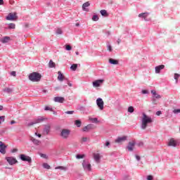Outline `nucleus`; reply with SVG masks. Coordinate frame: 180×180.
<instances>
[{
  "instance_id": "nucleus-23",
  "label": "nucleus",
  "mask_w": 180,
  "mask_h": 180,
  "mask_svg": "<svg viewBox=\"0 0 180 180\" xmlns=\"http://www.w3.org/2000/svg\"><path fill=\"white\" fill-rule=\"evenodd\" d=\"M109 63L110 64H113L114 65H117V64H119V60H115V59H112V58H110L109 59Z\"/></svg>"
},
{
  "instance_id": "nucleus-24",
  "label": "nucleus",
  "mask_w": 180,
  "mask_h": 180,
  "mask_svg": "<svg viewBox=\"0 0 180 180\" xmlns=\"http://www.w3.org/2000/svg\"><path fill=\"white\" fill-rule=\"evenodd\" d=\"M32 141L34 144H35V146H40V144H41V141H40L34 138L32 139Z\"/></svg>"
},
{
  "instance_id": "nucleus-21",
  "label": "nucleus",
  "mask_w": 180,
  "mask_h": 180,
  "mask_svg": "<svg viewBox=\"0 0 180 180\" xmlns=\"http://www.w3.org/2000/svg\"><path fill=\"white\" fill-rule=\"evenodd\" d=\"M147 16H148V13H140L139 15V18H143L144 20H147Z\"/></svg>"
},
{
  "instance_id": "nucleus-49",
  "label": "nucleus",
  "mask_w": 180,
  "mask_h": 180,
  "mask_svg": "<svg viewBox=\"0 0 180 180\" xmlns=\"http://www.w3.org/2000/svg\"><path fill=\"white\" fill-rule=\"evenodd\" d=\"M147 179L148 180H153V176H151V175L148 176Z\"/></svg>"
},
{
  "instance_id": "nucleus-52",
  "label": "nucleus",
  "mask_w": 180,
  "mask_h": 180,
  "mask_svg": "<svg viewBox=\"0 0 180 180\" xmlns=\"http://www.w3.org/2000/svg\"><path fill=\"white\" fill-rule=\"evenodd\" d=\"M136 158L137 161H140V160H141V158L139 155H136Z\"/></svg>"
},
{
  "instance_id": "nucleus-56",
  "label": "nucleus",
  "mask_w": 180,
  "mask_h": 180,
  "mask_svg": "<svg viewBox=\"0 0 180 180\" xmlns=\"http://www.w3.org/2000/svg\"><path fill=\"white\" fill-rule=\"evenodd\" d=\"M35 134H36V136H37L39 138L41 137V134H40L35 133Z\"/></svg>"
},
{
  "instance_id": "nucleus-12",
  "label": "nucleus",
  "mask_w": 180,
  "mask_h": 180,
  "mask_svg": "<svg viewBox=\"0 0 180 180\" xmlns=\"http://www.w3.org/2000/svg\"><path fill=\"white\" fill-rule=\"evenodd\" d=\"M134 146H136V141H130L127 146L128 150L133 151V148H134Z\"/></svg>"
},
{
  "instance_id": "nucleus-1",
  "label": "nucleus",
  "mask_w": 180,
  "mask_h": 180,
  "mask_svg": "<svg viewBox=\"0 0 180 180\" xmlns=\"http://www.w3.org/2000/svg\"><path fill=\"white\" fill-rule=\"evenodd\" d=\"M152 122L153 118L147 115L146 113H143L141 129L143 130H146V129H147V126H148V124H150Z\"/></svg>"
},
{
  "instance_id": "nucleus-32",
  "label": "nucleus",
  "mask_w": 180,
  "mask_h": 180,
  "mask_svg": "<svg viewBox=\"0 0 180 180\" xmlns=\"http://www.w3.org/2000/svg\"><path fill=\"white\" fill-rule=\"evenodd\" d=\"M49 67L50 68H54L56 67V63L53 62V60L49 61Z\"/></svg>"
},
{
  "instance_id": "nucleus-59",
  "label": "nucleus",
  "mask_w": 180,
  "mask_h": 180,
  "mask_svg": "<svg viewBox=\"0 0 180 180\" xmlns=\"http://www.w3.org/2000/svg\"><path fill=\"white\" fill-rule=\"evenodd\" d=\"M68 84L69 85V86H72V84L70 83V82L68 81Z\"/></svg>"
},
{
  "instance_id": "nucleus-61",
  "label": "nucleus",
  "mask_w": 180,
  "mask_h": 180,
  "mask_svg": "<svg viewBox=\"0 0 180 180\" xmlns=\"http://www.w3.org/2000/svg\"><path fill=\"white\" fill-rule=\"evenodd\" d=\"M3 109H4V106L0 105V110H3Z\"/></svg>"
},
{
  "instance_id": "nucleus-51",
  "label": "nucleus",
  "mask_w": 180,
  "mask_h": 180,
  "mask_svg": "<svg viewBox=\"0 0 180 180\" xmlns=\"http://www.w3.org/2000/svg\"><path fill=\"white\" fill-rule=\"evenodd\" d=\"M108 51H112V46H108Z\"/></svg>"
},
{
  "instance_id": "nucleus-17",
  "label": "nucleus",
  "mask_w": 180,
  "mask_h": 180,
  "mask_svg": "<svg viewBox=\"0 0 180 180\" xmlns=\"http://www.w3.org/2000/svg\"><path fill=\"white\" fill-rule=\"evenodd\" d=\"M127 140V136L119 137L115 140V143H123Z\"/></svg>"
},
{
  "instance_id": "nucleus-36",
  "label": "nucleus",
  "mask_w": 180,
  "mask_h": 180,
  "mask_svg": "<svg viewBox=\"0 0 180 180\" xmlns=\"http://www.w3.org/2000/svg\"><path fill=\"white\" fill-rule=\"evenodd\" d=\"M43 167L44 168H45L46 169H50V165L47 164V163H44L43 164Z\"/></svg>"
},
{
  "instance_id": "nucleus-42",
  "label": "nucleus",
  "mask_w": 180,
  "mask_h": 180,
  "mask_svg": "<svg viewBox=\"0 0 180 180\" xmlns=\"http://www.w3.org/2000/svg\"><path fill=\"white\" fill-rule=\"evenodd\" d=\"M72 48L71 47V46L70 45H66V50H68V51H70Z\"/></svg>"
},
{
  "instance_id": "nucleus-54",
  "label": "nucleus",
  "mask_w": 180,
  "mask_h": 180,
  "mask_svg": "<svg viewBox=\"0 0 180 180\" xmlns=\"http://www.w3.org/2000/svg\"><path fill=\"white\" fill-rule=\"evenodd\" d=\"M15 123H16V121H15V120H12L11 122V124H15Z\"/></svg>"
},
{
  "instance_id": "nucleus-4",
  "label": "nucleus",
  "mask_w": 180,
  "mask_h": 180,
  "mask_svg": "<svg viewBox=\"0 0 180 180\" xmlns=\"http://www.w3.org/2000/svg\"><path fill=\"white\" fill-rule=\"evenodd\" d=\"M6 160L10 165H13L18 162V160H16V158L13 157H7L6 158Z\"/></svg>"
},
{
  "instance_id": "nucleus-11",
  "label": "nucleus",
  "mask_w": 180,
  "mask_h": 180,
  "mask_svg": "<svg viewBox=\"0 0 180 180\" xmlns=\"http://www.w3.org/2000/svg\"><path fill=\"white\" fill-rule=\"evenodd\" d=\"M82 165L84 169H87V171H91V164L88 162L83 161Z\"/></svg>"
},
{
  "instance_id": "nucleus-25",
  "label": "nucleus",
  "mask_w": 180,
  "mask_h": 180,
  "mask_svg": "<svg viewBox=\"0 0 180 180\" xmlns=\"http://www.w3.org/2000/svg\"><path fill=\"white\" fill-rule=\"evenodd\" d=\"M11 40V37H5L1 39V43H8Z\"/></svg>"
},
{
  "instance_id": "nucleus-31",
  "label": "nucleus",
  "mask_w": 180,
  "mask_h": 180,
  "mask_svg": "<svg viewBox=\"0 0 180 180\" xmlns=\"http://www.w3.org/2000/svg\"><path fill=\"white\" fill-rule=\"evenodd\" d=\"M77 68H78L77 64H73L71 65L70 69L72 70V71H75V70H77Z\"/></svg>"
},
{
  "instance_id": "nucleus-30",
  "label": "nucleus",
  "mask_w": 180,
  "mask_h": 180,
  "mask_svg": "<svg viewBox=\"0 0 180 180\" xmlns=\"http://www.w3.org/2000/svg\"><path fill=\"white\" fill-rule=\"evenodd\" d=\"M91 130V125H87L83 128V131H89Z\"/></svg>"
},
{
  "instance_id": "nucleus-63",
  "label": "nucleus",
  "mask_w": 180,
  "mask_h": 180,
  "mask_svg": "<svg viewBox=\"0 0 180 180\" xmlns=\"http://www.w3.org/2000/svg\"><path fill=\"white\" fill-rule=\"evenodd\" d=\"M75 26H77V27L79 26V23H76Z\"/></svg>"
},
{
  "instance_id": "nucleus-46",
  "label": "nucleus",
  "mask_w": 180,
  "mask_h": 180,
  "mask_svg": "<svg viewBox=\"0 0 180 180\" xmlns=\"http://www.w3.org/2000/svg\"><path fill=\"white\" fill-rule=\"evenodd\" d=\"M65 113L66 115H72V113H74V111H66Z\"/></svg>"
},
{
  "instance_id": "nucleus-3",
  "label": "nucleus",
  "mask_w": 180,
  "mask_h": 180,
  "mask_svg": "<svg viewBox=\"0 0 180 180\" xmlns=\"http://www.w3.org/2000/svg\"><path fill=\"white\" fill-rule=\"evenodd\" d=\"M70 133L71 131L70 129H63L60 131V137H62V139H64L65 140H67V139L70 137Z\"/></svg>"
},
{
  "instance_id": "nucleus-58",
  "label": "nucleus",
  "mask_w": 180,
  "mask_h": 180,
  "mask_svg": "<svg viewBox=\"0 0 180 180\" xmlns=\"http://www.w3.org/2000/svg\"><path fill=\"white\" fill-rule=\"evenodd\" d=\"M0 5H4V0H0Z\"/></svg>"
},
{
  "instance_id": "nucleus-57",
  "label": "nucleus",
  "mask_w": 180,
  "mask_h": 180,
  "mask_svg": "<svg viewBox=\"0 0 180 180\" xmlns=\"http://www.w3.org/2000/svg\"><path fill=\"white\" fill-rule=\"evenodd\" d=\"M105 146H110V143L109 141H107L105 143Z\"/></svg>"
},
{
  "instance_id": "nucleus-19",
  "label": "nucleus",
  "mask_w": 180,
  "mask_h": 180,
  "mask_svg": "<svg viewBox=\"0 0 180 180\" xmlns=\"http://www.w3.org/2000/svg\"><path fill=\"white\" fill-rule=\"evenodd\" d=\"M58 74V81L63 82L64 81V79H65V76H64V75H63V73H61L60 71H59Z\"/></svg>"
},
{
  "instance_id": "nucleus-16",
  "label": "nucleus",
  "mask_w": 180,
  "mask_h": 180,
  "mask_svg": "<svg viewBox=\"0 0 180 180\" xmlns=\"http://www.w3.org/2000/svg\"><path fill=\"white\" fill-rule=\"evenodd\" d=\"M65 101V98L64 97H55L54 101L58 102L59 103H63Z\"/></svg>"
},
{
  "instance_id": "nucleus-27",
  "label": "nucleus",
  "mask_w": 180,
  "mask_h": 180,
  "mask_svg": "<svg viewBox=\"0 0 180 180\" xmlns=\"http://www.w3.org/2000/svg\"><path fill=\"white\" fill-rule=\"evenodd\" d=\"M75 124L77 126V127H81V124H82V122L79 120H77L75 121Z\"/></svg>"
},
{
  "instance_id": "nucleus-29",
  "label": "nucleus",
  "mask_w": 180,
  "mask_h": 180,
  "mask_svg": "<svg viewBox=\"0 0 180 180\" xmlns=\"http://www.w3.org/2000/svg\"><path fill=\"white\" fill-rule=\"evenodd\" d=\"M55 169H61V171H67V167L63 166H58V167H56Z\"/></svg>"
},
{
  "instance_id": "nucleus-45",
  "label": "nucleus",
  "mask_w": 180,
  "mask_h": 180,
  "mask_svg": "<svg viewBox=\"0 0 180 180\" xmlns=\"http://www.w3.org/2000/svg\"><path fill=\"white\" fill-rule=\"evenodd\" d=\"M11 75H12L13 77H16V72L15 71L11 72Z\"/></svg>"
},
{
  "instance_id": "nucleus-5",
  "label": "nucleus",
  "mask_w": 180,
  "mask_h": 180,
  "mask_svg": "<svg viewBox=\"0 0 180 180\" xmlns=\"http://www.w3.org/2000/svg\"><path fill=\"white\" fill-rule=\"evenodd\" d=\"M6 19V20H16V19H18L16 13H10Z\"/></svg>"
},
{
  "instance_id": "nucleus-20",
  "label": "nucleus",
  "mask_w": 180,
  "mask_h": 180,
  "mask_svg": "<svg viewBox=\"0 0 180 180\" xmlns=\"http://www.w3.org/2000/svg\"><path fill=\"white\" fill-rule=\"evenodd\" d=\"M168 146H172V147H176V141L175 140H174V139H172L169 141Z\"/></svg>"
},
{
  "instance_id": "nucleus-60",
  "label": "nucleus",
  "mask_w": 180,
  "mask_h": 180,
  "mask_svg": "<svg viewBox=\"0 0 180 180\" xmlns=\"http://www.w3.org/2000/svg\"><path fill=\"white\" fill-rule=\"evenodd\" d=\"M25 27H29V24H25Z\"/></svg>"
},
{
  "instance_id": "nucleus-2",
  "label": "nucleus",
  "mask_w": 180,
  "mask_h": 180,
  "mask_svg": "<svg viewBox=\"0 0 180 180\" xmlns=\"http://www.w3.org/2000/svg\"><path fill=\"white\" fill-rule=\"evenodd\" d=\"M29 79L32 82H39L41 79V75L37 72H32L29 75Z\"/></svg>"
},
{
  "instance_id": "nucleus-26",
  "label": "nucleus",
  "mask_w": 180,
  "mask_h": 180,
  "mask_svg": "<svg viewBox=\"0 0 180 180\" xmlns=\"http://www.w3.org/2000/svg\"><path fill=\"white\" fill-rule=\"evenodd\" d=\"M90 5H91V4H89V1H87V2L84 3L82 5L83 11H88V10H86V8H88V6H90Z\"/></svg>"
},
{
  "instance_id": "nucleus-14",
  "label": "nucleus",
  "mask_w": 180,
  "mask_h": 180,
  "mask_svg": "<svg viewBox=\"0 0 180 180\" xmlns=\"http://www.w3.org/2000/svg\"><path fill=\"white\" fill-rule=\"evenodd\" d=\"M43 120H44L43 118H38V119L35 120V121L28 124V127L33 126V124H36L37 123H40V122H43Z\"/></svg>"
},
{
  "instance_id": "nucleus-10",
  "label": "nucleus",
  "mask_w": 180,
  "mask_h": 180,
  "mask_svg": "<svg viewBox=\"0 0 180 180\" xmlns=\"http://www.w3.org/2000/svg\"><path fill=\"white\" fill-rule=\"evenodd\" d=\"M50 129H51V126L50 124L45 125L43 131L44 134H49V133H50Z\"/></svg>"
},
{
  "instance_id": "nucleus-18",
  "label": "nucleus",
  "mask_w": 180,
  "mask_h": 180,
  "mask_svg": "<svg viewBox=\"0 0 180 180\" xmlns=\"http://www.w3.org/2000/svg\"><path fill=\"white\" fill-rule=\"evenodd\" d=\"M150 92L153 95V98H155L156 99H161V95L157 94V91H155V90H151Z\"/></svg>"
},
{
  "instance_id": "nucleus-13",
  "label": "nucleus",
  "mask_w": 180,
  "mask_h": 180,
  "mask_svg": "<svg viewBox=\"0 0 180 180\" xmlns=\"http://www.w3.org/2000/svg\"><path fill=\"white\" fill-rule=\"evenodd\" d=\"M103 81H104L103 79L96 80L95 82H93V85L96 88H98V86H101V84H103Z\"/></svg>"
},
{
  "instance_id": "nucleus-9",
  "label": "nucleus",
  "mask_w": 180,
  "mask_h": 180,
  "mask_svg": "<svg viewBox=\"0 0 180 180\" xmlns=\"http://www.w3.org/2000/svg\"><path fill=\"white\" fill-rule=\"evenodd\" d=\"M93 157H94V159L96 161V162H97L98 164H99V162H101V158H102V156L101 155V154L94 153Z\"/></svg>"
},
{
  "instance_id": "nucleus-37",
  "label": "nucleus",
  "mask_w": 180,
  "mask_h": 180,
  "mask_svg": "<svg viewBox=\"0 0 180 180\" xmlns=\"http://www.w3.org/2000/svg\"><path fill=\"white\" fill-rule=\"evenodd\" d=\"M15 25L14 23H10L8 25V29H15Z\"/></svg>"
},
{
  "instance_id": "nucleus-43",
  "label": "nucleus",
  "mask_w": 180,
  "mask_h": 180,
  "mask_svg": "<svg viewBox=\"0 0 180 180\" xmlns=\"http://www.w3.org/2000/svg\"><path fill=\"white\" fill-rule=\"evenodd\" d=\"M138 147H143L144 146V143L143 142H139L137 143Z\"/></svg>"
},
{
  "instance_id": "nucleus-55",
  "label": "nucleus",
  "mask_w": 180,
  "mask_h": 180,
  "mask_svg": "<svg viewBox=\"0 0 180 180\" xmlns=\"http://www.w3.org/2000/svg\"><path fill=\"white\" fill-rule=\"evenodd\" d=\"M121 41H122V40H120V39H118L117 41V44H120Z\"/></svg>"
},
{
  "instance_id": "nucleus-62",
  "label": "nucleus",
  "mask_w": 180,
  "mask_h": 180,
  "mask_svg": "<svg viewBox=\"0 0 180 180\" xmlns=\"http://www.w3.org/2000/svg\"><path fill=\"white\" fill-rule=\"evenodd\" d=\"M6 91H7V92H11V89H7Z\"/></svg>"
},
{
  "instance_id": "nucleus-48",
  "label": "nucleus",
  "mask_w": 180,
  "mask_h": 180,
  "mask_svg": "<svg viewBox=\"0 0 180 180\" xmlns=\"http://www.w3.org/2000/svg\"><path fill=\"white\" fill-rule=\"evenodd\" d=\"M0 120H1L2 122H5V116H1Z\"/></svg>"
},
{
  "instance_id": "nucleus-22",
  "label": "nucleus",
  "mask_w": 180,
  "mask_h": 180,
  "mask_svg": "<svg viewBox=\"0 0 180 180\" xmlns=\"http://www.w3.org/2000/svg\"><path fill=\"white\" fill-rule=\"evenodd\" d=\"M100 13L102 16H104V18H108V16H109V13H108V11H106V10H101L100 11Z\"/></svg>"
},
{
  "instance_id": "nucleus-8",
  "label": "nucleus",
  "mask_w": 180,
  "mask_h": 180,
  "mask_svg": "<svg viewBox=\"0 0 180 180\" xmlns=\"http://www.w3.org/2000/svg\"><path fill=\"white\" fill-rule=\"evenodd\" d=\"M22 161H27V162H32V158L26 155L21 154L20 156Z\"/></svg>"
},
{
  "instance_id": "nucleus-28",
  "label": "nucleus",
  "mask_w": 180,
  "mask_h": 180,
  "mask_svg": "<svg viewBox=\"0 0 180 180\" xmlns=\"http://www.w3.org/2000/svg\"><path fill=\"white\" fill-rule=\"evenodd\" d=\"M89 138L88 137H82L80 139V143H86V141H89Z\"/></svg>"
},
{
  "instance_id": "nucleus-35",
  "label": "nucleus",
  "mask_w": 180,
  "mask_h": 180,
  "mask_svg": "<svg viewBox=\"0 0 180 180\" xmlns=\"http://www.w3.org/2000/svg\"><path fill=\"white\" fill-rule=\"evenodd\" d=\"M98 20H99V17H98V15H93L92 20H94V22H96Z\"/></svg>"
},
{
  "instance_id": "nucleus-39",
  "label": "nucleus",
  "mask_w": 180,
  "mask_h": 180,
  "mask_svg": "<svg viewBox=\"0 0 180 180\" xmlns=\"http://www.w3.org/2000/svg\"><path fill=\"white\" fill-rule=\"evenodd\" d=\"M84 157H85L84 155H77L76 158H77V160H81V158H84Z\"/></svg>"
},
{
  "instance_id": "nucleus-38",
  "label": "nucleus",
  "mask_w": 180,
  "mask_h": 180,
  "mask_svg": "<svg viewBox=\"0 0 180 180\" xmlns=\"http://www.w3.org/2000/svg\"><path fill=\"white\" fill-rule=\"evenodd\" d=\"M180 75L178 73L174 74V79L178 82V78H179Z\"/></svg>"
},
{
  "instance_id": "nucleus-47",
  "label": "nucleus",
  "mask_w": 180,
  "mask_h": 180,
  "mask_svg": "<svg viewBox=\"0 0 180 180\" xmlns=\"http://www.w3.org/2000/svg\"><path fill=\"white\" fill-rule=\"evenodd\" d=\"M142 94L143 95H146V94H148V91H147V90H142Z\"/></svg>"
},
{
  "instance_id": "nucleus-6",
  "label": "nucleus",
  "mask_w": 180,
  "mask_h": 180,
  "mask_svg": "<svg viewBox=\"0 0 180 180\" xmlns=\"http://www.w3.org/2000/svg\"><path fill=\"white\" fill-rule=\"evenodd\" d=\"M96 104H97V106L99 108L100 110H103L104 103H103V100H102V98H97Z\"/></svg>"
},
{
  "instance_id": "nucleus-34",
  "label": "nucleus",
  "mask_w": 180,
  "mask_h": 180,
  "mask_svg": "<svg viewBox=\"0 0 180 180\" xmlns=\"http://www.w3.org/2000/svg\"><path fill=\"white\" fill-rule=\"evenodd\" d=\"M128 112L129 113H133V112H134V108H133V106H130L128 108Z\"/></svg>"
},
{
  "instance_id": "nucleus-33",
  "label": "nucleus",
  "mask_w": 180,
  "mask_h": 180,
  "mask_svg": "<svg viewBox=\"0 0 180 180\" xmlns=\"http://www.w3.org/2000/svg\"><path fill=\"white\" fill-rule=\"evenodd\" d=\"M89 120L92 122L93 123H99V121H98V118H90Z\"/></svg>"
},
{
  "instance_id": "nucleus-40",
  "label": "nucleus",
  "mask_w": 180,
  "mask_h": 180,
  "mask_svg": "<svg viewBox=\"0 0 180 180\" xmlns=\"http://www.w3.org/2000/svg\"><path fill=\"white\" fill-rule=\"evenodd\" d=\"M44 110H50L51 112H53V108H51L49 106H46L44 108Z\"/></svg>"
},
{
  "instance_id": "nucleus-41",
  "label": "nucleus",
  "mask_w": 180,
  "mask_h": 180,
  "mask_svg": "<svg viewBox=\"0 0 180 180\" xmlns=\"http://www.w3.org/2000/svg\"><path fill=\"white\" fill-rule=\"evenodd\" d=\"M56 33L57 34H61L63 33V30H61V29H58Z\"/></svg>"
},
{
  "instance_id": "nucleus-53",
  "label": "nucleus",
  "mask_w": 180,
  "mask_h": 180,
  "mask_svg": "<svg viewBox=\"0 0 180 180\" xmlns=\"http://www.w3.org/2000/svg\"><path fill=\"white\" fill-rule=\"evenodd\" d=\"M16 152H18V149L14 148L12 150V153H16Z\"/></svg>"
},
{
  "instance_id": "nucleus-7",
  "label": "nucleus",
  "mask_w": 180,
  "mask_h": 180,
  "mask_svg": "<svg viewBox=\"0 0 180 180\" xmlns=\"http://www.w3.org/2000/svg\"><path fill=\"white\" fill-rule=\"evenodd\" d=\"M6 145L4 142L0 141V153L1 154H6Z\"/></svg>"
},
{
  "instance_id": "nucleus-64",
  "label": "nucleus",
  "mask_w": 180,
  "mask_h": 180,
  "mask_svg": "<svg viewBox=\"0 0 180 180\" xmlns=\"http://www.w3.org/2000/svg\"><path fill=\"white\" fill-rule=\"evenodd\" d=\"M79 53L78 51L76 52V55L78 56Z\"/></svg>"
},
{
  "instance_id": "nucleus-50",
  "label": "nucleus",
  "mask_w": 180,
  "mask_h": 180,
  "mask_svg": "<svg viewBox=\"0 0 180 180\" xmlns=\"http://www.w3.org/2000/svg\"><path fill=\"white\" fill-rule=\"evenodd\" d=\"M162 112L161 111H158L157 112H156V115H157V116H160V115H162Z\"/></svg>"
},
{
  "instance_id": "nucleus-15",
  "label": "nucleus",
  "mask_w": 180,
  "mask_h": 180,
  "mask_svg": "<svg viewBox=\"0 0 180 180\" xmlns=\"http://www.w3.org/2000/svg\"><path fill=\"white\" fill-rule=\"evenodd\" d=\"M164 68H165V65H164L156 66L155 68V73L156 74H160V72L161 71V70H164Z\"/></svg>"
},
{
  "instance_id": "nucleus-44",
  "label": "nucleus",
  "mask_w": 180,
  "mask_h": 180,
  "mask_svg": "<svg viewBox=\"0 0 180 180\" xmlns=\"http://www.w3.org/2000/svg\"><path fill=\"white\" fill-rule=\"evenodd\" d=\"M174 113H180V109H176L173 110Z\"/></svg>"
}]
</instances>
